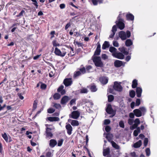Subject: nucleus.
<instances>
[{"label":"nucleus","mask_w":157,"mask_h":157,"mask_svg":"<svg viewBox=\"0 0 157 157\" xmlns=\"http://www.w3.org/2000/svg\"><path fill=\"white\" fill-rule=\"evenodd\" d=\"M101 52V50L96 49L94 52V55H93L92 57H98V56H97L99 55L100 54Z\"/></svg>","instance_id":"25"},{"label":"nucleus","mask_w":157,"mask_h":157,"mask_svg":"<svg viewBox=\"0 0 157 157\" xmlns=\"http://www.w3.org/2000/svg\"><path fill=\"white\" fill-rule=\"evenodd\" d=\"M109 51L112 54L115 53L117 52V49L113 47H110L109 48Z\"/></svg>","instance_id":"28"},{"label":"nucleus","mask_w":157,"mask_h":157,"mask_svg":"<svg viewBox=\"0 0 157 157\" xmlns=\"http://www.w3.org/2000/svg\"><path fill=\"white\" fill-rule=\"evenodd\" d=\"M76 99H73L70 101V104L71 105H72L73 104H75V101H76Z\"/></svg>","instance_id":"60"},{"label":"nucleus","mask_w":157,"mask_h":157,"mask_svg":"<svg viewBox=\"0 0 157 157\" xmlns=\"http://www.w3.org/2000/svg\"><path fill=\"white\" fill-rule=\"evenodd\" d=\"M71 23L70 22L68 23L66 25L65 29V30H67L71 26Z\"/></svg>","instance_id":"54"},{"label":"nucleus","mask_w":157,"mask_h":157,"mask_svg":"<svg viewBox=\"0 0 157 157\" xmlns=\"http://www.w3.org/2000/svg\"><path fill=\"white\" fill-rule=\"evenodd\" d=\"M113 88L115 90L119 92L122 91L123 90V88L120 84L117 82H114Z\"/></svg>","instance_id":"4"},{"label":"nucleus","mask_w":157,"mask_h":157,"mask_svg":"<svg viewBox=\"0 0 157 157\" xmlns=\"http://www.w3.org/2000/svg\"><path fill=\"white\" fill-rule=\"evenodd\" d=\"M60 95L58 93H56L54 94L53 97L54 99L55 100H58L60 98Z\"/></svg>","instance_id":"35"},{"label":"nucleus","mask_w":157,"mask_h":157,"mask_svg":"<svg viewBox=\"0 0 157 157\" xmlns=\"http://www.w3.org/2000/svg\"><path fill=\"white\" fill-rule=\"evenodd\" d=\"M59 121V118L57 117H50V121Z\"/></svg>","instance_id":"26"},{"label":"nucleus","mask_w":157,"mask_h":157,"mask_svg":"<svg viewBox=\"0 0 157 157\" xmlns=\"http://www.w3.org/2000/svg\"><path fill=\"white\" fill-rule=\"evenodd\" d=\"M148 139L147 138H145L144 140V146L145 147L147 146V144H148Z\"/></svg>","instance_id":"46"},{"label":"nucleus","mask_w":157,"mask_h":157,"mask_svg":"<svg viewBox=\"0 0 157 157\" xmlns=\"http://www.w3.org/2000/svg\"><path fill=\"white\" fill-rule=\"evenodd\" d=\"M2 136L6 142L10 141V140L8 141V136L6 133H4L2 135Z\"/></svg>","instance_id":"41"},{"label":"nucleus","mask_w":157,"mask_h":157,"mask_svg":"<svg viewBox=\"0 0 157 157\" xmlns=\"http://www.w3.org/2000/svg\"><path fill=\"white\" fill-rule=\"evenodd\" d=\"M123 65V62L122 61L119 60H116L114 62V66L117 67H119Z\"/></svg>","instance_id":"15"},{"label":"nucleus","mask_w":157,"mask_h":157,"mask_svg":"<svg viewBox=\"0 0 157 157\" xmlns=\"http://www.w3.org/2000/svg\"><path fill=\"white\" fill-rule=\"evenodd\" d=\"M135 116V114L134 113H130L129 114V117L131 118H134Z\"/></svg>","instance_id":"58"},{"label":"nucleus","mask_w":157,"mask_h":157,"mask_svg":"<svg viewBox=\"0 0 157 157\" xmlns=\"http://www.w3.org/2000/svg\"><path fill=\"white\" fill-rule=\"evenodd\" d=\"M117 31V26L116 25H114L113 26L112 29V31L113 33L114 32V33H115Z\"/></svg>","instance_id":"51"},{"label":"nucleus","mask_w":157,"mask_h":157,"mask_svg":"<svg viewBox=\"0 0 157 157\" xmlns=\"http://www.w3.org/2000/svg\"><path fill=\"white\" fill-rule=\"evenodd\" d=\"M105 131L107 132H109L111 130V128L110 126H107L105 128Z\"/></svg>","instance_id":"48"},{"label":"nucleus","mask_w":157,"mask_h":157,"mask_svg":"<svg viewBox=\"0 0 157 157\" xmlns=\"http://www.w3.org/2000/svg\"><path fill=\"white\" fill-rule=\"evenodd\" d=\"M137 80L136 79H134L132 81V88L133 89L136 88L137 87Z\"/></svg>","instance_id":"23"},{"label":"nucleus","mask_w":157,"mask_h":157,"mask_svg":"<svg viewBox=\"0 0 157 157\" xmlns=\"http://www.w3.org/2000/svg\"><path fill=\"white\" fill-rule=\"evenodd\" d=\"M136 95L135 91L133 90H131L129 92V96L131 98H133Z\"/></svg>","instance_id":"38"},{"label":"nucleus","mask_w":157,"mask_h":157,"mask_svg":"<svg viewBox=\"0 0 157 157\" xmlns=\"http://www.w3.org/2000/svg\"><path fill=\"white\" fill-rule=\"evenodd\" d=\"M110 152V148L109 147H107L105 149H103V155L104 156H106V155L109 154Z\"/></svg>","instance_id":"18"},{"label":"nucleus","mask_w":157,"mask_h":157,"mask_svg":"<svg viewBox=\"0 0 157 157\" xmlns=\"http://www.w3.org/2000/svg\"><path fill=\"white\" fill-rule=\"evenodd\" d=\"M46 135L47 138H48L49 136V129L48 128V124H46Z\"/></svg>","instance_id":"39"},{"label":"nucleus","mask_w":157,"mask_h":157,"mask_svg":"<svg viewBox=\"0 0 157 157\" xmlns=\"http://www.w3.org/2000/svg\"><path fill=\"white\" fill-rule=\"evenodd\" d=\"M92 59L96 67H102L104 66V64L101 61L100 57H92Z\"/></svg>","instance_id":"1"},{"label":"nucleus","mask_w":157,"mask_h":157,"mask_svg":"<svg viewBox=\"0 0 157 157\" xmlns=\"http://www.w3.org/2000/svg\"><path fill=\"white\" fill-rule=\"evenodd\" d=\"M33 2L34 5L36 6V8H37L38 5L36 0H31Z\"/></svg>","instance_id":"63"},{"label":"nucleus","mask_w":157,"mask_h":157,"mask_svg":"<svg viewBox=\"0 0 157 157\" xmlns=\"http://www.w3.org/2000/svg\"><path fill=\"white\" fill-rule=\"evenodd\" d=\"M142 92V88L140 87H137L136 88V96L138 98H140L141 97V94Z\"/></svg>","instance_id":"12"},{"label":"nucleus","mask_w":157,"mask_h":157,"mask_svg":"<svg viewBox=\"0 0 157 157\" xmlns=\"http://www.w3.org/2000/svg\"><path fill=\"white\" fill-rule=\"evenodd\" d=\"M88 92L87 89L85 88H83L80 89V93L81 94H87Z\"/></svg>","instance_id":"34"},{"label":"nucleus","mask_w":157,"mask_h":157,"mask_svg":"<svg viewBox=\"0 0 157 157\" xmlns=\"http://www.w3.org/2000/svg\"><path fill=\"white\" fill-rule=\"evenodd\" d=\"M119 36L122 40H124L126 39V33L123 31H121L119 33Z\"/></svg>","instance_id":"11"},{"label":"nucleus","mask_w":157,"mask_h":157,"mask_svg":"<svg viewBox=\"0 0 157 157\" xmlns=\"http://www.w3.org/2000/svg\"><path fill=\"white\" fill-rule=\"evenodd\" d=\"M134 122V120L132 119H128V123L130 125H132Z\"/></svg>","instance_id":"52"},{"label":"nucleus","mask_w":157,"mask_h":157,"mask_svg":"<svg viewBox=\"0 0 157 157\" xmlns=\"http://www.w3.org/2000/svg\"><path fill=\"white\" fill-rule=\"evenodd\" d=\"M113 44L115 47H118L119 46V44L117 41H113Z\"/></svg>","instance_id":"62"},{"label":"nucleus","mask_w":157,"mask_h":157,"mask_svg":"<svg viewBox=\"0 0 157 157\" xmlns=\"http://www.w3.org/2000/svg\"><path fill=\"white\" fill-rule=\"evenodd\" d=\"M70 121H71V124L73 126H78L79 125V123L78 121L75 120H71L70 119L68 120V122H70Z\"/></svg>","instance_id":"16"},{"label":"nucleus","mask_w":157,"mask_h":157,"mask_svg":"<svg viewBox=\"0 0 157 157\" xmlns=\"http://www.w3.org/2000/svg\"><path fill=\"white\" fill-rule=\"evenodd\" d=\"M100 80L101 83L103 85L107 84L108 81V78L106 77H102L100 78Z\"/></svg>","instance_id":"17"},{"label":"nucleus","mask_w":157,"mask_h":157,"mask_svg":"<svg viewBox=\"0 0 157 157\" xmlns=\"http://www.w3.org/2000/svg\"><path fill=\"white\" fill-rule=\"evenodd\" d=\"M112 137L113 135L112 134L108 133L106 136V138L109 142H111L112 141Z\"/></svg>","instance_id":"29"},{"label":"nucleus","mask_w":157,"mask_h":157,"mask_svg":"<svg viewBox=\"0 0 157 157\" xmlns=\"http://www.w3.org/2000/svg\"><path fill=\"white\" fill-rule=\"evenodd\" d=\"M112 56L117 59H123L124 58V55L121 52H116L112 54Z\"/></svg>","instance_id":"8"},{"label":"nucleus","mask_w":157,"mask_h":157,"mask_svg":"<svg viewBox=\"0 0 157 157\" xmlns=\"http://www.w3.org/2000/svg\"><path fill=\"white\" fill-rule=\"evenodd\" d=\"M101 57L102 59L104 60L108 58L107 55L105 54L102 55Z\"/></svg>","instance_id":"61"},{"label":"nucleus","mask_w":157,"mask_h":157,"mask_svg":"<svg viewBox=\"0 0 157 157\" xmlns=\"http://www.w3.org/2000/svg\"><path fill=\"white\" fill-rule=\"evenodd\" d=\"M79 71L82 75H83L86 73V71L85 67H80L79 69Z\"/></svg>","instance_id":"30"},{"label":"nucleus","mask_w":157,"mask_h":157,"mask_svg":"<svg viewBox=\"0 0 157 157\" xmlns=\"http://www.w3.org/2000/svg\"><path fill=\"white\" fill-rule=\"evenodd\" d=\"M64 86L63 85H61L57 89V91L58 92H60L61 95L64 94L66 93V91L65 90H63Z\"/></svg>","instance_id":"13"},{"label":"nucleus","mask_w":157,"mask_h":157,"mask_svg":"<svg viewBox=\"0 0 157 157\" xmlns=\"http://www.w3.org/2000/svg\"><path fill=\"white\" fill-rule=\"evenodd\" d=\"M52 44L53 46L54 47L59 46V44L57 43L56 40H54L53 41Z\"/></svg>","instance_id":"43"},{"label":"nucleus","mask_w":157,"mask_h":157,"mask_svg":"<svg viewBox=\"0 0 157 157\" xmlns=\"http://www.w3.org/2000/svg\"><path fill=\"white\" fill-rule=\"evenodd\" d=\"M57 144V141L55 140L52 139L50 140V146L52 147H54Z\"/></svg>","instance_id":"19"},{"label":"nucleus","mask_w":157,"mask_h":157,"mask_svg":"<svg viewBox=\"0 0 157 157\" xmlns=\"http://www.w3.org/2000/svg\"><path fill=\"white\" fill-rule=\"evenodd\" d=\"M106 111L108 114H111L110 116V117H113L116 114V111L113 109L110 104H108L107 105L106 109Z\"/></svg>","instance_id":"3"},{"label":"nucleus","mask_w":157,"mask_h":157,"mask_svg":"<svg viewBox=\"0 0 157 157\" xmlns=\"http://www.w3.org/2000/svg\"><path fill=\"white\" fill-rule=\"evenodd\" d=\"M124 21H116V23L118 27L120 29H123L125 27V25L124 23Z\"/></svg>","instance_id":"7"},{"label":"nucleus","mask_w":157,"mask_h":157,"mask_svg":"<svg viewBox=\"0 0 157 157\" xmlns=\"http://www.w3.org/2000/svg\"><path fill=\"white\" fill-rule=\"evenodd\" d=\"M119 125L121 128H124V124L123 121H121L119 122Z\"/></svg>","instance_id":"45"},{"label":"nucleus","mask_w":157,"mask_h":157,"mask_svg":"<svg viewBox=\"0 0 157 157\" xmlns=\"http://www.w3.org/2000/svg\"><path fill=\"white\" fill-rule=\"evenodd\" d=\"M108 101L109 102H111L113 101L114 99V97L112 95H109L108 97Z\"/></svg>","instance_id":"36"},{"label":"nucleus","mask_w":157,"mask_h":157,"mask_svg":"<svg viewBox=\"0 0 157 157\" xmlns=\"http://www.w3.org/2000/svg\"><path fill=\"white\" fill-rule=\"evenodd\" d=\"M92 2L93 5L94 6H96L98 4V0H92Z\"/></svg>","instance_id":"59"},{"label":"nucleus","mask_w":157,"mask_h":157,"mask_svg":"<svg viewBox=\"0 0 157 157\" xmlns=\"http://www.w3.org/2000/svg\"><path fill=\"white\" fill-rule=\"evenodd\" d=\"M132 44V42L130 39H127L125 41V45L127 47L130 46Z\"/></svg>","instance_id":"31"},{"label":"nucleus","mask_w":157,"mask_h":157,"mask_svg":"<svg viewBox=\"0 0 157 157\" xmlns=\"http://www.w3.org/2000/svg\"><path fill=\"white\" fill-rule=\"evenodd\" d=\"M142 141L141 140H140L134 144L133 147L135 148H138L140 147Z\"/></svg>","instance_id":"22"},{"label":"nucleus","mask_w":157,"mask_h":157,"mask_svg":"<svg viewBox=\"0 0 157 157\" xmlns=\"http://www.w3.org/2000/svg\"><path fill=\"white\" fill-rule=\"evenodd\" d=\"M109 42L107 41H105L102 45V48L103 50L105 49L106 48H109Z\"/></svg>","instance_id":"21"},{"label":"nucleus","mask_w":157,"mask_h":157,"mask_svg":"<svg viewBox=\"0 0 157 157\" xmlns=\"http://www.w3.org/2000/svg\"><path fill=\"white\" fill-rule=\"evenodd\" d=\"M110 123V121L109 119H105L104 121V124L105 125H107Z\"/></svg>","instance_id":"53"},{"label":"nucleus","mask_w":157,"mask_h":157,"mask_svg":"<svg viewBox=\"0 0 157 157\" xmlns=\"http://www.w3.org/2000/svg\"><path fill=\"white\" fill-rule=\"evenodd\" d=\"M140 104V99L137 98L136 100V105L139 106Z\"/></svg>","instance_id":"56"},{"label":"nucleus","mask_w":157,"mask_h":157,"mask_svg":"<svg viewBox=\"0 0 157 157\" xmlns=\"http://www.w3.org/2000/svg\"><path fill=\"white\" fill-rule=\"evenodd\" d=\"M138 126L137 124H134L130 127V129L132 130H133L137 128L138 127Z\"/></svg>","instance_id":"57"},{"label":"nucleus","mask_w":157,"mask_h":157,"mask_svg":"<svg viewBox=\"0 0 157 157\" xmlns=\"http://www.w3.org/2000/svg\"><path fill=\"white\" fill-rule=\"evenodd\" d=\"M55 31H52L50 33V35L51 36V39H52L53 37H54V35L55 34Z\"/></svg>","instance_id":"49"},{"label":"nucleus","mask_w":157,"mask_h":157,"mask_svg":"<svg viewBox=\"0 0 157 157\" xmlns=\"http://www.w3.org/2000/svg\"><path fill=\"white\" fill-rule=\"evenodd\" d=\"M86 73H89L90 72V70L92 68V67L90 65H86L85 67Z\"/></svg>","instance_id":"37"},{"label":"nucleus","mask_w":157,"mask_h":157,"mask_svg":"<svg viewBox=\"0 0 157 157\" xmlns=\"http://www.w3.org/2000/svg\"><path fill=\"white\" fill-rule=\"evenodd\" d=\"M124 15V13H120L117 17V21H124V20L122 18L123 16Z\"/></svg>","instance_id":"27"},{"label":"nucleus","mask_w":157,"mask_h":157,"mask_svg":"<svg viewBox=\"0 0 157 157\" xmlns=\"http://www.w3.org/2000/svg\"><path fill=\"white\" fill-rule=\"evenodd\" d=\"M80 113L78 111H73L71 114H70L69 115L70 118L73 119H77L79 117Z\"/></svg>","instance_id":"5"},{"label":"nucleus","mask_w":157,"mask_h":157,"mask_svg":"<svg viewBox=\"0 0 157 157\" xmlns=\"http://www.w3.org/2000/svg\"><path fill=\"white\" fill-rule=\"evenodd\" d=\"M145 151L147 156H149L150 154V149L148 148H147L145 150Z\"/></svg>","instance_id":"47"},{"label":"nucleus","mask_w":157,"mask_h":157,"mask_svg":"<svg viewBox=\"0 0 157 157\" xmlns=\"http://www.w3.org/2000/svg\"><path fill=\"white\" fill-rule=\"evenodd\" d=\"M126 37H127L128 38H129L131 36V33L129 31L127 30L126 31Z\"/></svg>","instance_id":"64"},{"label":"nucleus","mask_w":157,"mask_h":157,"mask_svg":"<svg viewBox=\"0 0 157 157\" xmlns=\"http://www.w3.org/2000/svg\"><path fill=\"white\" fill-rule=\"evenodd\" d=\"M135 124H137L138 125L140 123V121L139 118H136L134 121Z\"/></svg>","instance_id":"55"},{"label":"nucleus","mask_w":157,"mask_h":157,"mask_svg":"<svg viewBox=\"0 0 157 157\" xmlns=\"http://www.w3.org/2000/svg\"><path fill=\"white\" fill-rule=\"evenodd\" d=\"M63 141V140L62 139H60L59 140H58V146H61L62 145Z\"/></svg>","instance_id":"44"},{"label":"nucleus","mask_w":157,"mask_h":157,"mask_svg":"<svg viewBox=\"0 0 157 157\" xmlns=\"http://www.w3.org/2000/svg\"><path fill=\"white\" fill-rule=\"evenodd\" d=\"M90 89L92 92H96L97 90L96 86L94 85H91L90 87Z\"/></svg>","instance_id":"32"},{"label":"nucleus","mask_w":157,"mask_h":157,"mask_svg":"<svg viewBox=\"0 0 157 157\" xmlns=\"http://www.w3.org/2000/svg\"><path fill=\"white\" fill-rule=\"evenodd\" d=\"M53 106L55 108H56V109H59V108H61V106L60 104H57V103H55Z\"/></svg>","instance_id":"50"},{"label":"nucleus","mask_w":157,"mask_h":157,"mask_svg":"<svg viewBox=\"0 0 157 157\" xmlns=\"http://www.w3.org/2000/svg\"><path fill=\"white\" fill-rule=\"evenodd\" d=\"M69 49L70 50V53L68 54V56H73L75 55L74 52V49L73 48H72L71 47H70L69 48Z\"/></svg>","instance_id":"33"},{"label":"nucleus","mask_w":157,"mask_h":157,"mask_svg":"<svg viewBox=\"0 0 157 157\" xmlns=\"http://www.w3.org/2000/svg\"><path fill=\"white\" fill-rule=\"evenodd\" d=\"M126 17L127 20L129 21H133L134 18V15L131 13L127 14L126 15Z\"/></svg>","instance_id":"14"},{"label":"nucleus","mask_w":157,"mask_h":157,"mask_svg":"<svg viewBox=\"0 0 157 157\" xmlns=\"http://www.w3.org/2000/svg\"><path fill=\"white\" fill-rule=\"evenodd\" d=\"M65 128L67 130V133L69 135H71L73 130L70 124H67L66 125Z\"/></svg>","instance_id":"9"},{"label":"nucleus","mask_w":157,"mask_h":157,"mask_svg":"<svg viewBox=\"0 0 157 157\" xmlns=\"http://www.w3.org/2000/svg\"><path fill=\"white\" fill-rule=\"evenodd\" d=\"M54 53L56 55L62 57L61 51L57 48H55Z\"/></svg>","instance_id":"20"},{"label":"nucleus","mask_w":157,"mask_h":157,"mask_svg":"<svg viewBox=\"0 0 157 157\" xmlns=\"http://www.w3.org/2000/svg\"><path fill=\"white\" fill-rule=\"evenodd\" d=\"M146 112V109L144 107H142L139 108V109H136L133 110V112L135 116L137 117H140L142 116V113Z\"/></svg>","instance_id":"2"},{"label":"nucleus","mask_w":157,"mask_h":157,"mask_svg":"<svg viewBox=\"0 0 157 157\" xmlns=\"http://www.w3.org/2000/svg\"><path fill=\"white\" fill-rule=\"evenodd\" d=\"M70 99L69 97L67 96H64L62 98L60 103L61 104L64 105L66 104Z\"/></svg>","instance_id":"10"},{"label":"nucleus","mask_w":157,"mask_h":157,"mask_svg":"<svg viewBox=\"0 0 157 157\" xmlns=\"http://www.w3.org/2000/svg\"><path fill=\"white\" fill-rule=\"evenodd\" d=\"M61 50L62 57H63L65 56L67 53V52L66 51V49L64 48H62Z\"/></svg>","instance_id":"42"},{"label":"nucleus","mask_w":157,"mask_h":157,"mask_svg":"<svg viewBox=\"0 0 157 157\" xmlns=\"http://www.w3.org/2000/svg\"><path fill=\"white\" fill-rule=\"evenodd\" d=\"M63 83L66 87L71 86L72 83V78H65L63 80Z\"/></svg>","instance_id":"6"},{"label":"nucleus","mask_w":157,"mask_h":157,"mask_svg":"<svg viewBox=\"0 0 157 157\" xmlns=\"http://www.w3.org/2000/svg\"><path fill=\"white\" fill-rule=\"evenodd\" d=\"M82 74L80 73V72L79 71H75L74 72L73 77L74 78H75L77 77L80 75Z\"/></svg>","instance_id":"40"},{"label":"nucleus","mask_w":157,"mask_h":157,"mask_svg":"<svg viewBox=\"0 0 157 157\" xmlns=\"http://www.w3.org/2000/svg\"><path fill=\"white\" fill-rule=\"evenodd\" d=\"M111 143L112 144V145L113 147L116 149H120V147L119 146L117 145L116 143H115L114 141H112L111 142Z\"/></svg>","instance_id":"24"}]
</instances>
